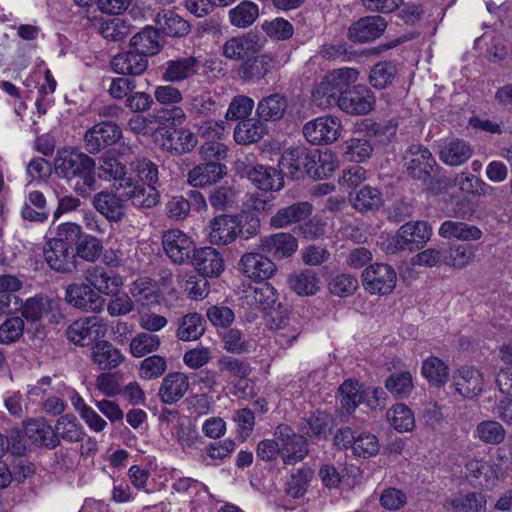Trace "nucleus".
<instances>
[{
  "instance_id": "nucleus-1",
  "label": "nucleus",
  "mask_w": 512,
  "mask_h": 512,
  "mask_svg": "<svg viewBox=\"0 0 512 512\" xmlns=\"http://www.w3.org/2000/svg\"><path fill=\"white\" fill-rule=\"evenodd\" d=\"M98 176L106 181H113L117 192L138 208H152L157 205L156 192L145 188L132 177L127 176V167L113 154H104L99 158Z\"/></svg>"
},
{
  "instance_id": "nucleus-2",
  "label": "nucleus",
  "mask_w": 512,
  "mask_h": 512,
  "mask_svg": "<svg viewBox=\"0 0 512 512\" xmlns=\"http://www.w3.org/2000/svg\"><path fill=\"white\" fill-rule=\"evenodd\" d=\"M54 169L78 195L87 197L96 190V162L88 154L66 149L58 151Z\"/></svg>"
},
{
  "instance_id": "nucleus-3",
  "label": "nucleus",
  "mask_w": 512,
  "mask_h": 512,
  "mask_svg": "<svg viewBox=\"0 0 512 512\" xmlns=\"http://www.w3.org/2000/svg\"><path fill=\"white\" fill-rule=\"evenodd\" d=\"M432 235V228L426 221H409L403 224L388 244L389 253L416 251L421 249Z\"/></svg>"
},
{
  "instance_id": "nucleus-4",
  "label": "nucleus",
  "mask_w": 512,
  "mask_h": 512,
  "mask_svg": "<svg viewBox=\"0 0 512 512\" xmlns=\"http://www.w3.org/2000/svg\"><path fill=\"white\" fill-rule=\"evenodd\" d=\"M403 166L407 175L421 183H427L433 172L439 168L428 148L422 144L410 145L403 156Z\"/></svg>"
},
{
  "instance_id": "nucleus-5",
  "label": "nucleus",
  "mask_w": 512,
  "mask_h": 512,
  "mask_svg": "<svg viewBox=\"0 0 512 512\" xmlns=\"http://www.w3.org/2000/svg\"><path fill=\"white\" fill-rule=\"evenodd\" d=\"M315 166V156L312 150L304 147L287 149L279 160V168L283 175L291 179H303L308 176L312 179Z\"/></svg>"
},
{
  "instance_id": "nucleus-6",
  "label": "nucleus",
  "mask_w": 512,
  "mask_h": 512,
  "mask_svg": "<svg viewBox=\"0 0 512 512\" xmlns=\"http://www.w3.org/2000/svg\"><path fill=\"white\" fill-rule=\"evenodd\" d=\"M275 438L280 442L282 460L285 464H295L302 461L309 453L307 439L297 434L287 424H280L274 432Z\"/></svg>"
},
{
  "instance_id": "nucleus-7",
  "label": "nucleus",
  "mask_w": 512,
  "mask_h": 512,
  "mask_svg": "<svg viewBox=\"0 0 512 512\" xmlns=\"http://www.w3.org/2000/svg\"><path fill=\"white\" fill-rule=\"evenodd\" d=\"M162 246L172 263L190 264L195 253L194 240L180 229H170L162 235Z\"/></svg>"
},
{
  "instance_id": "nucleus-8",
  "label": "nucleus",
  "mask_w": 512,
  "mask_h": 512,
  "mask_svg": "<svg viewBox=\"0 0 512 512\" xmlns=\"http://www.w3.org/2000/svg\"><path fill=\"white\" fill-rule=\"evenodd\" d=\"M397 274L394 268L385 263H374L362 273V284L373 295H388L396 286Z\"/></svg>"
},
{
  "instance_id": "nucleus-9",
  "label": "nucleus",
  "mask_w": 512,
  "mask_h": 512,
  "mask_svg": "<svg viewBox=\"0 0 512 512\" xmlns=\"http://www.w3.org/2000/svg\"><path fill=\"white\" fill-rule=\"evenodd\" d=\"M201 70L205 73V65L200 57L193 55L177 57L166 61L161 66V77L169 83H181L200 76Z\"/></svg>"
},
{
  "instance_id": "nucleus-10",
  "label": "nucleus",
  "mask_w": 512,
  "mask_h": 512,
  "mask_svg": "<svg viewBox=\"0 0 512 512\" xmlns=\"http://www.w3.org/2000/svg\"><path fill=\"white\" fill-rule=\"evenodd\" d=\"M266 323L270 329L277 331L276 341L281 346H290L301 334V325L296 318L289 317L281 304L266 311Z\"/></svg>"
},
{
  "instance_id": "nucleus-11",
  "label": "nucleus",
  "mask_w": 512,
  "mask_h": 512,
  "mask_svg": "<svg viewBox=\"0 0 512 512\" xmlns=\"http://www.w3.org/2000/svg\"><path fill=\"white\" fill-rule=\"evenodd\" d=\"M107 326L97 316L80 318L68 326L67 339L79 346H89L105 336Z\"/></svg>"
},
{
  "instance_id": "nucleus-12",
  "label": "nucleus",
  "mask_w": 512,
  "mask_h": 512,
  "mask_svg": "<svg viewBox=\"0 0 512 512\" xmlns=\"http://www.w3.org/2000/svg\"><path fill=\"white\" fill-rule=\"evenodd\" d=\"M122 137V130L112 121L94 124L84 135V147L89 154H97L116 144Z\"/></svg>"
},
{
  "instance_id": "nucleus-13",
  "label": "nucleus",
  "mask_w": 512,
  "mask_h": 512,
  "mask_svg": "<svg viewBox=\"0 0 512 512\" xmlns=\"http://www.w3.org/2000/svg\"><path fill=\"white\" fill-rule=\"evenodd\" d=\"M376 97L374 93L363 84L353 85L344 95L340 96L338 107L349 115H367L374 110Z\"/></svg>"
},
{
  "instance_id": "nucleus-14",
  "label": "nucleus",
  "mask_w": 512,
  "mask_h": 512,
  "mask_svg": "<svg viewBox=\"0 0 512 512\" xmlns=\"http://www.w3.org/2000/svg\"><path fill=\"white\" fill-rule=\"evenodd\" d=\"M342 125L335 116H323L307 122L303 134L313 145L330 144L341 135Z\"/></svg>"
},
{
  "instance_id": "nucleus-15",
  "label": "nucleus",
  "mask_w": 512,
  "mask_h": 512,
  "mask_svg": "<svg viewBox=\"0 0 512 512\" xmlns=\"http://www.w3.org/2000/svg\"><path fill=\"white\" fill-rule=\"evenodd\" d=\"M22 316L29 322H38L45 318L49 323H59L63 315L59 303L45 295H36L22 301Z\"/></svg>"
},
{
  "instance_id": "nucleus-16",
  "label": "nucleus",
  "mask_w": 512,
  "mask_h": 512,
  "mask_svg": "<svg viewBox=\"0 0 512 512\" xmlns=\"http://www.w3.org/2000/svg\"><path fill=\"white\" fill-rule=\"evenodd\" d=\"M65 301L85 312H100L105 305V299L85 282L69 284L65 289Z\"/></svg>"
},
{
  "instance_id": "nucleus-17",
  "label": "nucleus",
  "mask_w": 512,
  "mask_h": 512,
  "mask_svg": "<svg viewBox=\"0 0 512 512\" xmlns=\"http://www.w3.org/2000/svg\"><path fill=\"white\" fill-rule=\"evenodd\" d=\"M386 20L379 16H365L353 22L347 37L354 43H367L379 38L386 30Z\"/></svg>"
},
{
  "instance_id": "nucleus-18",
  "label": "nucleus",
  "mask_w": 512,
  "mask_h": 512,
  "mask_svg": "<svg viewBox=\"0 0 512 512\" xmlns=\"http://www.w3.org/2000/svg\"><path fill=\"white\" fill-rule=\"evenodd\" d=\"M238 269L243 275L255 281L267 280L277 270L273 261L258 252H249L242 255L238 263Z\"/></svg>"
},
{
  "instance_id": "nucleus-19",
  "label": "nucleus",
  "mask_w": 512,
  "mask_h": 512,
  "mask_svg": "<svg viewBox=\"0 0 512 512\" xmlns=\"http://www.w3.org/2000/svg\"><path fill=\"white\" fill-rule=\"evenodd\" d=\"M216 367L221 371L224 384H233L237 390L245 393L246 384L244 385V382L252 371L246 360L221 356L216 361Z\"/></svg>"
},
{
  "instance_id": "nucleus-20",
  "label": "nucleus",
  "mask_w": 512,
  "mask_h": 512,
  "mask_svg": "<svg viewBox=\"0 0 512 512\" xmlns=\"http://www.w3.org/2000/svg\"><path fill=\"white\" fill-rule=\"evenodd\" d=\"M154 23L160 35L184 38L191 32V24L172 9H160L154 16Z\"/></svg>"
},
{
  "instance_id": "nucleus-21",
  "label": "nucleus",
  "mask_w": 512,
  "mask_h": 512,
  "mask_svg": "<svg viewBox=\"0 0 512 512\" xmlns=\"http://www.w3.org/2000/svg\"><path fill=\"white\" fill-rule=\"evenodd\" d=\"M335 425V419L331 414L316 411L301 421L299 431L311 440H328Z\"/></svg>"
},
{
  "instance_id": "nucleus-22",
  "label": "nucleus",
  "mask_w": 512,
  "mask_h": 512,
  "mask_svg": "<svg viewBox=\"0 0 512 512\" xmlns=\"http://www.w3.org/2000/svg\"><path fill=\"white\" fill-rule=\"evenodd\" d=\"M226 174V165L219 161L201 162L189 170L187 182L195 188H204L216 184Z\"/></svg>"
},
{
  "instance_id": "nucleus-23",
  "label": "nucleus",
  "mask_w": 512,
  "mask_h": 512,
  "mask_svg": "<svg viewBox=\"0 0 512 512\" xmlns=\"http://www.w3.org/2000/svg\"><path fill=\"white\" fill-rule=\"evenodd\" d=\"M126 201H130V199L122 196L120 192L101 191L95 194L93 205L107 220L120 222L125 217Z\"/></svg>"
},
{
  "instance_id": "nucleus-24",
  "label": "nucleus",
  "mask_w": 512,
  "mask_h": 512,
  "mask_svg": "<svg viewBox=\"0 0 512 512\" xmlns=\"http://www.w3.org/2000/svg\"><path fill=\"white\" fill-rule=\"evenodd\" d=\"M113 71L120 75L140 76L148 68V57L131 48L111 59Z\"/></svg>"
},
{
  "instance_id": "nucleus-25",
  "label": "nucleus",
  "mask_w": 512,
  "mask_h": 512,
  "mask_svg": "<svg viewBox=\"0 0 512 512\" xmlns=\"http://www.w3.org/2000/svg\"><path fill=\"white\" fill-rule=\"evenodd\" d=\"M446 511L452 512H486L485 494L475 491H459L443 503Z\"/></svg>"
},
{
  "instance_id": "nucleus-26",
  "label": "nucleus",
  "mask_w": 512,
  "mask_h": 512,
  "mask_svg": "<svg viewBox=\"0 0 512 512\" xmlns=\"http://www.w3.org/2000/svg\"><path fill=\"white\" fill-rule=\"evenodd\" d=\"M190 264L204 277H217L224 270V260L213 247L196 248Z\"/></svg>"
},
{
  "instance_id": "nucleus-27",
  "label": "nucleus",
  "mask_w": 512,
  "mask_h": 512,
  "mask_svg": "<svg viewBox=\"0 0 512 512\" xmlns=\"http://www.w3.org/2000/svg\"><path fill=\"white\" fill-rule=\"evenodd\" d=\"M44 257L49 267L60 273H72L77 269L78 261L75 259L73 249L64 248L57 242H47Z\"/></svg>"
},
{
  "instance_id": "nucleus-28",
  "label": "nucleus",
  "mask_w": 512,
  "mask_h": 512,
  "mask_svg": "<svg viewBox=\"0 0 512 512\" xmlns=\"http://www.w3.org/2000/svg\"><path fill=\"white\" fill-rule=\"evenodd\" d=\"M453 384L461 396L473 398L483 391L484 379L478 369L462 366L453 375Z\"/></svg>"
},
{
  "instance_id": "nucleus-29",
  "label": "nucleus",
  "mask_w": 512,
  "mask_h": 512,
  "mask_svg": "<svg viewBox=\"0 0 512 512\" xmlns=\"http://www.w3.org/2000/svg\"><path fill=\"white\" fill-rule=\"evenodd\" d=\"M85 283L99 295H114L122 284L120 277L109 273L102 266H90L84 271Z\"/></svg>"
},
{
  "instance_id": "nucleus-30",
  "label": "nucleus",
  "mask_w": 512,
  "mask_h": 512,
  "mask_svg": "<svg viewBox=\"0 0 512 512\" xmlns=\"http://www.w3.org/2000/svg\"><path fill=\"white\" fill-rule=\"evenodd\" d=\"M207 230L209 242L213 245H228L237 238V223L229 214L214 217Z\"/></svg>"
},
{
  "instance_id": "nucleus-31",
  "label": "nucleus",
  "mask_w": 512,
  "mask_h": 512,
  "mask_svg": "<svg viewBox=\"0 0 512 512\" xmlns=\"http://www.w3.org/2000/svg\"><path fill=\"white\" fill-rule=\"evenodd\" d=\"M189 378L182 372L168 373L162 380L158 396L164 404H174L184 397L189 389Z\"/></svg>"
},
{
  "instance_id": "nucleus-32",
  "label": "nucleus",
  "mask_w": 512,
  "mask_h": 512,
  "mask_svg": "<svg viewBox=\"0 0 512 512\" xmlns=\"http://www.w3.org/2000/svg\"><path fill=\"white\" fill-rule=\"evenodd\" d=\"M313 206L307 201L294 203L280 208L271 218L270 226L274 229L285 228L294 223H300L310 217Z\"/></svg>"
},
{
  "instance_id": "nucleus-33",
  "label": "nucleus",
  "mask_w": 512,
  "mask_h": 512,
  "mask_svg": "<svg viewBox=\"0 0 512 512\" xmlns=\"http://www.w3.org/2000/svg\"><path fill=\"white\" fill-rule=\"evenodd\" d=\"M274 67V60L268 54H261L244 60L237 70L239 78L244 82L258 83Z\"/></svg>"
},
{
  "instance_id": "nucleus-34",
  "label": "nucleus",
  "mask_w": 512,
  "mask_h": 512,
  "mask_svg": "<svg viewBox=\"0 0 512 512\" xmlns=\"http://www.w3.org/2000/svg\"><path fill=\"white\" fill-rule=\"evenodd\" d=\"M262 43L256 34L232 37L222 47V54L231 60H241L244 56L260 51Z\"/></svg>"
},
{
  "instance_id": "nucleus-35",
  "label": "nucleus",
  "mask_w": 512,
  "mask_h": 512,
  "mask_svg": "<svg viewBox=\"0 0 512 512\" xmlns=\"http://www.w3.org/2000/svg\"><path fill=\"white\" fill-rule=\"evenodd\" d=\"M276 289L266 280L257 281L256 286L245 291L244 302L252 309L267 311L276 304Z\"/></svg>"
},
{
  "instance_id": "nucleus-36",
  "label": "nucleus",
  "mask_w": 512,
  "mask_h": 512,
  "mask_svg": "<svg viewBox=\"0 0 512 512\" xmlns=\"http://www.w3.org/2000/svg\"><path fill=\"white\" fill-rule=\"evenodd\" d=\"M499 391L506 395L496 406L498 418L507 425H512V367L501 369L496 376Z\"/></svg>"
},
{
  "instance_id": "nucleus-37",
  "label": "nucleus",
  "mask_w": 512,
  "mask_h": 512,
  "mask_svg": "<svg viewBox=\"0 0 512 512\" xmlns=\"http://www.w3.org/2000/svg\"><path fill=\"white\" fill-rule=\"evenodd\" d=\"M197 142V136L189 129L174 128L163 135L162 146L173 155H181L192 151Z\"/></svg>"
},
{
  "instance_id": "nucleus-38",
  "label": "nucleus",
  "mask_w": 512,
  "mask_h": 512,
  "mask_svg": "<svg viewBox=\"0 0 512 512\" xmlns=\"http://www.w3.org/2000/svg\"><path fill=\"white\" fill-rule=\"evenodd\" d=\"M129 291L134 301L142 307L159 304L162 298L158 284L149 277L137 278L132 282Z\"/></svg>"
},
{
  "instance_id": "nucleus-39",
  "label": "nucleus",
  "mask_w": 512,
  "mask_h": 512,
  "mask_svg": "<svg viewBox=\"0 0 512 512\" xmlns=\"http://www.w3.org/2000/svg\"><path fill=\"white\" fill-rule=\"evenodd\" d=\"M247 177L255 186L265 192L278 191L284 185L281 170L278 171L269 166L256 165L248 171Z\"/></svg>"
},
{
  "instance_id": "nucleus-40",
  "label": "nucleus",
  "mask_w": 512,
  "mask_h": 512,
  "mask_svg": "<svg viewBox=\"0 0 512 512\" xmlns=\"http://www.w3.org/2000/svg\"><path fill=\"white\" fill-rule=\"evenodd\" d=\"M24 428L27 438L38 447L54 449L60 445L58 436L54 435L53 428L45 420L31 419Z\"/></svg>"
},
{
  "instance_id": "nucleus-41",
  "label": "nucleus",
  "mask_w": 512,
  "mask_h": 512,
  "mask_svg": "<svg viewBox=\"0 0 512 512\" xmlns=\"http://www.w3.org/2000/svg\"><path fill=\"white\" fill-rule=\"evenodd\" d=\"M288 108V99L281 93H273L262 98L256 106V115L264 123L282 119Z\"/></svg>"
},
{
  "instance_id": "nucleus-42",
  "label": "nucleus",
  "mask_w": 512,
  "mask_h": 512,
  "mask_svg": "<svg viewBox=\"0 0 512 512\" xmlns=\"http://www.w3.org/2000/svg\"><path fill=\"white\" fill-rule=\"evenodd\" d=\"M439 235L445 239H456L460 241H477L483 236L482 230L465 222L446 220L438 231Z\"/></svg>"
},
{
  "instance_id": "nucleus-43",
  "label": "nucleus",
  "mask_w": 512,
  "mask_h": 512,
  "mask_svg": "<svg viewBox=\"0 0 512 512\" xmlns=\"http://www.w3.org/2000/svg\"><path fill=\"white\" fill-rule=\"evenodd\" d=\"M358 131L364 133L367 140L374 146H385L396 134V126L390 123L382 124L371 119H364L357 124Z\"/></svg>"
},
{
  "instance_id": "nucleus-44",
  "label": "nucleus",
  "mask_w": 512,
  "mask_h": 512,
  "mask_svg": "<svg viewBox=\"0 0 512 512\" xmlns=\"http://www.w3.org/2000/svg\"><path fill=\"white\" fill-rule=\"evenodd\" d=\"M130 47L147 57L158 54L162 49L159 30L156 26L144 27L131 38Z\"/></svg>"
},
{
  "instance_id": "nucleus-45",
  "label": "nucleus",
  "mask_w": 512,
  "mask_h": 512,
  "mask_svg": "<svg viewBox=\"0 0 512 512\" xmlns=\"http://www.w3.org/2000/svg\"><path fill=\"white\" fill-rule=\"evenodd\" d=\"M352 206L361 213L377 211L383 205L382 193L379 189L364 185L350 194Z\"/></svg>"
},
{
  "instance_id": "nucleus-46",
  "label": "nucleus",
  "mask_w": 512,
  "mask_h": 512,
  "mask_svg": "<svg viewBox=\"0 0 512 512\" xmlns=\"http://www.w3.org/2000/svg\"><path fill=\"white\" fill-rule=\"evenodd\" d=\"M268 133L267 125L261 119L240 121L234 129V139L238 144H252L260 141Z\"/></svg>"
},
{
  "instance_id": "nucleus-47",
  "label": "nucleus",
  "mask_w": 512,
  "mask_h": 512,
  "mask_svg": "<svg viewBox=\"0 0 512 512\" xmlns=\"http://www.w3.org/2000/svg\"><path fill=\"white\" fill-rule=\"evenodd\" d=\"M452 188L457 187L462 193L472 196L492 195L495 188L471 173H457L451 176Z\"/></svg>"
},
{
  "instance_id": "nucleus-48",
  "label": "nucleus",
  "mask_w": 512,
  "mask_h": 512,
  "mask_svg": "<svg viewBox=\"0 0 512 512\" xmlns=\"http://www.w3.org/2000/svg\"><path fill=\"white\" fill-rule=\"evenodd\" d=\"M124 357L112 343L102 340L92 349V360L101 370H111L119 366Z\"/></svg>"
},
{
  "instance_id": "nucleus-49",
  "label": "nucleus",
  "mask_w": 512,
  "mask_h": 512,
  "mask_svg": "<svg viewBox=\"0 0 512 512\" xmlns=\"http://www.w3.org/2000/svg\"><path fill=\"white\" fill-rule=\"evenodd\" d=\"M73 251L76 260L80 258L86 262L94 263L101 258L104 246L101 239L84 232Z\"/></svg>"
},
{
  "instance_id": "nucleus-50",
  "label": "nucleus",
  "mask_w": 512,
  "mask_h": 512,
  "mask_svg": "<svg viewBox=\"0 0 512 512\" xmlns=\"http://www.w3.org/2000/svg\"><path fill=\"white\" fill-rule=\"evenodd\" d=\"M472 156V149L463 140H453L440 150V159L449 166H459Z\"/></svg>"
},
{
  "instance_id": "nucleus-51",
  "label": "nucleus",
  "mask_w": 512,
  "mask_h": 512,
  "mask_svg": "<svg viewBox=\"0 0 512 512\" xmlns=\"http://www.w3.org/2000/svg\"><path fill=\"white\" fill-rule=\"evenodd\" d=\"M130 167L131 170L137 174L139 179L147 184L146 186L144 185L145 188H152L156 192V200L158 203L160 195L155 187V184L159 180L158 166L146 157H137L130 163Z\"/></svg>"
},
{
  "instance_id": "nucleus-52",
  "label": "nucleus",
  "mask_w": 512,
  "mask_h": 512,
  "mask_svg": "<svg viewBox=\"0 0 512 512\" xmlns=\"http://www.w3.org/2000/svg\"><path fill=\"white\" fill-rule=\"evenodd\" d=\"M314 472L310 467H301L293 470L286 482L285 492L292 498L303 497L313 479Z\"/></svg>"
},
{
  "instance_id": "nucleus-53",
  "label": "nucleus",
  "mask_w": 512,
  "mask_h": 512,
  "mask_svg": "<svg viewBox=\"0 0 512 512\" xmlns=\"http://www.w3.org/2000/svg\"><path fill=\"white\" fill-rule=\"evenodd\" d=\"M205 329V319L198 313H189L182 317L176 335L182 341L197 340Z\"/></svg>"
},
{
  "instance_id": "nucleus-54",
  "label": "nucleus",
  "mask_w": 512,
  "mask_h": 512,
  "mask_svg": "<svg viewBox=\"0 0 512 512\" xmlns=\"http://www.w3.org/2000/svg\"><path fill=\"white\" fill-rule=\"evenodd\" d=\"M268 251L278 259L292 256L298 248L297 239L290 233H277L266 241Z\"/></svg>"
},
{
  "instance_id": "nucleus-55",
  "label": "nucleus",
  "mask_w": 512,
  "mask_h": 512,
  "mask_svg": "<svg viewBox=\"0 0 512 512\" xmlns=\"http://www.w3.org/2000/svg\"><path fill=\"white\" fill-rule=\"evenodd\" d=\"M259 16V7L252 1H242L229 11V20L232 26L247 28L251 26Z\"/></svg>"
},
{
  "instance_id": "nucleus-56",
  "label": "nucleus",
  "mask_w": 512,
  "mask_h": 512,
  "mask_svg": "<svg viewBox=\"0 0 512 512\" xmlns=\"http://www.w3.org/2000/svg\"><path fill=\"white\" fill-rule=\"evenodd\" d=\"M319 278L312 270L305 269L289 276L288 284L298 295H314L319 289Z\"/></svg>"
},
{
  "instance_id": "nucleus-57",
  "label": "nucleus",
  "mask_w": 512,
  "mask_h": 512,
  "mask_svg": "<svg viewBox=\"0 0 512 512\" xmlns=\"http://www.w3.org/2000/svg\"><path fill=\"white\" fill-rule=\"evenodd\" d=\"M54 435L58 440L63 439L68 442H78L83 439L84 431L81 424L74 415L66 414L61 416L53 429Z\"/></svg>"
},
{
  "instance_id": "nucleus-58",
  "label": "nucleus",
  "mask_w": 512,
  "mask_h": 512,
  "mask_svg": "<svg viewBox=\"0 0 512 512\" xmlns=\"http://www.w3.org/2000/svg\"><path fill=\"white\" fill-rule=\"evenodd\" d=\"M422 374L430 385L441 387L449 378L448 366L438 357H429L422 364Z\"/></svg>"
},
{
  "instance_id": "nucleus-59",
  "label": "nucleus",
  "mask_w": 512,
  "mask_h": 512,
  "mask_svg": "<svg viewBox=\"0 0 512 512\" xmlns=\"http://www.w3.org/2000/svg\"><path fill=\"white\" fill-rule=\"evenodd\" d=\"M358 76L359 72L354 68H340L332 70L324 78L328 80L329 85L338 93V96H342L354 85Z\"/></svg>"
},
{
  "instance_id": "nucleus-60",
  "label": "nucleus",
  "mask_w": 512,
  "mask_h": 512,
  "mask_svg": "<svg viewBox=\"0 0 512 512\" xmlns=\"http://www.w3.org/2000/svg\"><path fill=\"white\" fill-rule=\"evenodd\" d=\"M387 419L398 432H408L415 427V418L411 409L399 403L387 411Z\"/></svg>"
},
{
  "instance_id": "nucleus-61",
  "label": "nucleus",
  "mask_w": 512,
  "mask_h": 512,
  "mask_svg": "<svg viewBox=\"0 0 512 512\" xmlns=\"http://www.w3.org/2000/svg\"><path fill=\"white\" fill-rule=\"evenodd\" d=\"M396 73V65L393 62L382 61L371 68L369 82L374 88L384 89L393 83Z\"/></svg>"
},
{
  "instance_id": "nucleus-62",
  "label": "nucleus",
  "mask_w": 512,
  "mask_h": 512,
  "mask_svg": "<svg viewBox=\"0 0 512 512\" xmlns=\"http://www.w3.org/2000/svg\"><path fill=\"white\" fill-rule=\"evenodd\" d=\"M315 156V166L312 171V179L320 180L328 178L338 166V160L331 151L312 150Z\"/></svg>"
},
{
  "instance_id": "nucleus-63",
  "label": "nucleus",
  "mask_w": 512,
  "mask_h": 512,
  "mask_svg": "<svg viewBox=\"0 0 512 512\" xmlns=\"http://www.w3.org/2000/svg\"><path fill=\"white\" fill-rule=\"evenodd\" d=\"M161 340L158 335L141 332L134 336L130 342V352L134 357L141 358L155 352L160 347Z\"/></svg>"
},
{
  "instance_id": "nucleus-64",
  "label": "nucleus",
  "mask_w": 512,
  "mask_h": 512,
  "mask_svg": "<svg viewBox=\"0 0 512 512\" xmlns=\"http://www.w3.org/2000/svg\"><path fill=\"white\" fill-rule=\"evenodd\" d=\"M233 218L237 223V237L248 240L259 233L260 219L255 212L243 210L240 214L233 216Z\"/></svg>"
}]
</instances>
